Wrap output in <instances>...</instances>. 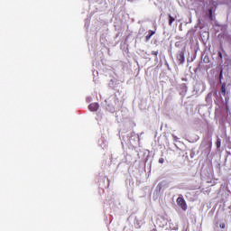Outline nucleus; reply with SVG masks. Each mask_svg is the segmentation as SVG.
<instances>
[{
    "label": "nucleus",
    "mask_w": 231,
    "mask_h": 231,
    "mask_svg": "<svg viewBox=\"0 0 231 231\" xmlns=\"http://www.w3.org/2000/svg\"><path fill=\"white\" fill-rule=\"evenodd\" d=\"M177 205H179L180 207V208H182V210H187V201H185V199H183V196H180L177 199Z\"/></svg>",
    "instance_id": "obj_1"
},
{
    "label": "nucleus",
    "mask_w": 231,
    "mask_h": 231,
    "mask_svg": "<svg viewBox=\"0 0 231 231\" xmlns=\"http://www.w3.org/2000/svg\"><path fill=\"white\" fill-rule=\"evenodd\" d=\"M177 60H179L180 64L185 62V51H181L177 54Z\"/></svg>",
    "instance_id": "obj_2"
},
{
    "label": "nucleus",
    "mask_w": 231,
    "mask_h": 231,
    "mask_svg": "<svg viewBox=\"0 0 231 231\" xmlns=\"http://www.w3.org/2000/svg\"><path fill=\"white\" fill-rule=\"evenodd\" d=\"M98 103H91L89 106H88V108L90 111H98Z\"/></svg>",
    "instance_id": "obj_3"
},
{
    "label": "nucleus",
    "mask_w": 231,
    "mask_h": 231,
    "mask_svg": "<svg viewBox=\"0 0 231 231\" xmlns=\"http://www.w3.org/2000/svg\"><path fill=\"white\" fill-rule=\"evenodd\" d=\"M156 33V31L149 30L148 34L145 36V42H148V41L151 40V37Z\"/></svg>",
    "instance_id": "obj_4"
},
{
    "label": "nucleus",
    "mask_w": 231,
    "mask_h": 231,
    "mask_svg": "<svg viewBox=\"0 0 231 231\" xmlns=\"http://www.w3.org/2000/svg\"><path fill=\"white\" fill-rule=\"evenodd\" d=\"M169 19V26H172V23L176 21V18L172 17V15L169 14L168 16Z\"/></svg>",
    "instance_id": "obj_5"
},
{
    "label": "nucleus",
    "mask_w": 231,
    "mask_h": 231,
    "mask_svg": "<svg viewBox=\"0 0 231 231\" xmlns=\"http://www.w3.org/2000/svg\"><path fill=\"white\" fill-rule=\"evenodd\" d=\"M221 91H222L223 95L226 94V83L222 84Z\"/></svg>",
    "instance_id": "obj_6"
},
{
    "label": "nucleus",
    "mask_w": 231,
    "mask_h": 231,
    "mask_svg": "<svg viewBox=\"0 0 231 231\" xmlns=\"http://www.w3.org/2000/svg\"><path fill=\"white\" fill-rule=\"evenodd\" d=\"M208 12H209V19H210V21H214V16L212 15V9H209Z\"/></svg>",
    "instance_id": "obj_7"
},
{
    "label": "nucleus",
    "mask_w": 231,
    "mask_h": 231,
    "mask_svg": "<svg viewBox=\"0 0 231 231\" xmlns=\"http://www.w3.org/2000/svg\"><path fill=\"white\" fill-rule=\"evenodd\" d=\"M216 143H217V149H219V147H221V139H217Z\"/></svg>",
    "instance_id": "obj_8"
},
{
    "label": "nucleus",
    "mask_w": 231,
    "mask_h": 231,
    "mask_svg": "<svg viewBox=\"0 0 231 231\" xmlns=\"http://www.w3.org/2000/svg\"><path fill=\"white\" fill-rule=\"evenodd\" d=\"M152 55H154L155 57H158V51H152Z\"/></svg>",
    "instance_id": "obj_9"
},
{
    "label": "nucleus",
    "mask_w": 231,
    "mask_h": 231,
    "mask_svg": "<svg viewBox=\"0 0 231 231\" xmlns=\"http://www.w3.org/2000/svg\"><path fill=\"white\" fill-rule=\"evenodd\" d=\"M164 162H165V160L163 158L159 159V163H163Z\"/></svg>",
    "instance_id": "obj_10"
},
{
    "label": "nucleus",
    "mask_w": 231,
    "mask_h": 231,
    "mask_svg": "<svg viewBox=\"0 0 231 231\" xmlns=\"http://www.w3.org/2000/svg\"><path fill=\"white\" fill-rule=\"evenodd\" d=\"M219 226H220V228H225V227H226V225H225V223H221V224L219 225Z\"/></svg>",
    "instance_id": "obj_11"
},
{
    "label": "nucleus",
    "mask_w": 231,
    "mask_h": 231,
    "mask_svg": "<svg viewBox=\"0 0 231 231\" xmlns=\"http://www.w3.org/2000/svg\"><path fill=\"white\" fill-rule=\"evenodd\" d=\"M219 57H223V54H221V52H219Z\"/></svg>",
    "instance_id": "obj_12"
}]
</instances>
